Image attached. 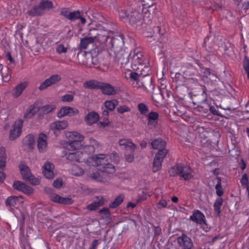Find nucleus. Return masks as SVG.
Instances as JSON below:
<instances>
[{
	"instance_id": "1",
	"label": "nucleus",
	"mask_w": 249,
	"mask_h": 249,
	"mask_svg": "<svg viewBox=\"0 0 249 249\" xmlns=\"http://www.w3.org/2000/svg\"><path fill=\"white\" fill-rule=\"evenodd\" d=\"M106 155L104 154H99L92 157V160L96 164L98 169L102 172L107 174H113L116 170L115 166L107 162L105 159Z\"/></svg>"
},
{
	"instance_id": "2",
	"label": "nucleus",
	"mask_w": 249,
	"mask_h": 249,
	"mask_svg": "<svg viewBox=\"0 0 249 249\" xmlns=\"http://www.w3.org/2000/svg\"><path fill=\"white\" fill-rule=\"evenodd\" d=\"M215 180L217 183L215 187L216 194L218 197L215 200L213 204V209L216 213L217 216L219 217L221 213V207L223 203L224 200L221 196L224 194V190L222 187V179L220 177H216Z\"/></svg>"
},
{
	"instance_id": "3",
	"label": "nucleus",
	"mask_w": 249,
	"mask_h": 249,
	"mask_svg": "<svg viewBox=\"0 0 249 249\" xmlns=\"http://www.w3.org/2000/svg\"><path fill=\"white\" fill-rule=\"evenodd\" d=\"M128 20L130 24L134 27L139 29L145 27L143 26L145 24L143 23L142 14L136 10L129 13Z\"/></svg>"
},
{
	"instance_id": "4",
	"label": "nucleus",
	"mask_w": 249,
	"mask_h": 249,
	"mask_svg": "<svg viewBox=\"0 0 249 249\" xmlns=\"http://www.w3.org/2000/svg\"><path fill=\"white\" fill-rule=\"evenodd\" d=\"M205 90V88H202L198 94H194L193 92L189 93L194 105L204 103L207 100V95Z\"/></svg>"
},
{
	"instance_id": "5",
	"label": "nucleus",
	"mask_w": 249,
	"mask_h": 249,
	"mask_svg": "<svg viewBox=\"0 0 249 249\" xmlns=\"http://www.w3.org/2000/svg\"><path fill=\"white\" fill-rule=\"evenodd\" d=\"M36 142L33 134H28L22 141V147L26 152H32L35 148Z\"/></svg>"
},
{
	"instance_id": "6",
	"label": "nucleus",
	"mask_w": 249,
	"mask_h": 249,
	"mask_svg": "<svg viewBox=\"0 0 249 249\" xmlns=\"http://www.w3.org/2000/svg\"><path fill=\"white\" fill-rule=\"evenodd\" d=\"M23 121L18 120L15 122L13 126V129L10 131L9 139L14 141L18 138L22 132Z\"/></svg>"
},
{
	"instance_id": "7",
	"label": "nucleus",
	"mask_w": 249,
	"mask_h": 249,
	"mask_svg": "<svg viewBox=\"0 0 249 249\" xmlns=\"http://www.w3.org/2000/svg\"><path fill=\"white\" fill-rule=\"evenodd\" d=\"M138 86L142 87L148 92L153 91L155 88V85L153 84L152 77L151 76L140 78Z\"/></svg>"
},
{
	"instance_id": "8",
	"label": "nucleus",
	"mask_w": 249,
	"mask_h": 249,
	"mask_svg": "<svg viewBox=\"0 0 249 249\" xmlns=\"http://www.w3.org/2000/svg\"><path fill=\"white\" fill-rule=\"evenodd\" d=\"M109 38V33L100 35L97 36L94 43H95V45L96 46V49L97 51L95 50L94 53H99L103 48L106 47H107V40Z\"/></svg>"
},
{
	"instance_id": "9",
	"label": "nucleus",
	"mask_w": 249,
	"mask_h": 249,
	"mask_svg": "<svg viewBox=\"0 0 249 249\" xmlns=\"http://www.w3.org/2000/svg\"><path fill=\"white\" fill-rule=\"evenodd\" d=\"M124 36L123 34L115 35L110 38V42L108 43L114 49V51H119L121 50L124 44Z\"/></svg>"
},
{
	"instance_id": "10",
	"label": "nucleus",
	"mask_w": 249,
	"mask_h": 249,
	"mask_svg": "<svg viewBox=\"0 0 249 249\" xmlns=\"http://www.w3.org/2000/svg\"><path fill=\"white\" fill-rule=\"evenodd\" d=\"M79 111L75 107H63L58 111L57 113V116L59 118H62L65 116H73L79 114Z\"/></svg>"
},
{
	"instance_id": "11",
	"label": "nucleus",
	"mask_w": 249,
	"mask_h": 249,
	"mask_svg": "<svg viewBox=\"0 0 249 249\" xmlns=\"http://www.w3.org/2000/svg\"><path fill=\"white\" fill-rule=\"evenodd\" d=\"M177 242L181 249H192L193 247L192 239L185 233L177 238Z\"/></svg>"
},
{
	"instance_id": "12",
	"label": "nucleus",
	"mask_w": 249,
	"mask_h": 249,
	"mask_svg": "<svg viewBox=\"0 0 249 249\" xmlns=\"http://www.w3.org/2000/svg\"><path fill=\"white\" fill-rule=\"evenodd\" d=\"M68 125V123L67 121H55L52 123L51 125V129L53 131V134L55 136H58L61 130L65 129Z\"/></svg>"
},
{
	"instance_id": "13",
	"label": "nucleus",
	"mask_w": 249,
	"mask_h": 249,
	"mask_svg": "<svg viewBox=\"0 0 249 249\" xmlns=\"http://www.w3.org/2000/svg\"><path fill=\"white\" fill-rule=\"evenodd\" d=\"M82 141L77 140L62 141L60 143L64 147L68 150H76L81 149L83 147Z\"/></svg>"
},
{
	"instance_id": "14",
	"label": "nucleus",
	"mask_w": 249,
	"mask_h": 249,
	"mask_svg": "<svg viewBox=\"0 0 249 249\" xmlns=\"http://www.w3.org/2000/svg\"><path fill=\"white\" fill-rule=\"evenodd\" d=\"M179 176L185 180H189L193 178L192 170L190 166L183 164H179Z\"/></svg>"
},
{
	"instance_id": "15",
	"label": "nucleus",
	"mask_w": 249,
	"mask_h": 249,
	"mask_svg": "<svg viewBox=\"0 0 249 249\" xmlns=\"http://www.w3.org/2000/svg\"><path fill=\"white\" fill-rule=\"evenodd\" d=\"M190 219L199 225H207L204 214L198 210H195L193 211V214L190 217Z\"/></svg>"
},
{
	"instance_id": "16",
	"label": "nucleus",
	"mask_w": 249,
	"mask_h": 249,
	"mask_svg": "<svg viewBox=\"0 0 249 249\" xmlns=\"http://www.w3.org/2000/svg\"><path fill=\"white\" fill-rule=\"evenodd\" d=\"M61 79V78L60 76L58 74L52 75L49 78L46 79L43 83H42L38 89L40 90H44L48 87L59 82Z\"/></svg>"
},
{
	"instance_id": "17",
	"label": "nucleus",
	"mask_w": 249,
	"mask_h": 249,
	"mask_svg": "<svg viewBox=\"0 0 249 249\" xmlns=\"http://www.w3.org/2000/svg\"><path fill=\"white\" fill-rule=\"evenodd\" d=\"M79 55H85L86 58L89 59V62H91L94 66L97 67L102 62V58H100L99 56L97 54L93 56L91 52H81L78 53L77 56L78 57Z\"/></svg>"
},
{
	"instance_id": "18",
	"label": "nucleus",
	"mask_w": 249,
	"mask_h": 249,
	"mask_svg": "<svg viewBox=\"0 0 249 249\" xmlns=\"http://www.w3.org/2000/svg\"><path fill=\"white\" fill-rule=\"evenodd\" d=\"M24 201L18 200L17 196H12L8 197L5 200V205L7 207L10 209L9 210L12 211L14 208H17L20 203H23Z\"/></svg>"
},
{
	"instance_id": "19",
	"label": "nucleus",
	"mask_w": 249,
	"mask_h": 249,
	"mask_svg": "<svg viewBox=\"0 0 249 249\" xmlns=\"http://www.w3.org/2000/svg\"><path fill=\"white\" fill-rule=\"evenodd\" d=\"M100 89L104 95H114L117 94L114 87L109 83L102 82Z\"/></svg>"
},
{
	"instance_id": "20",
	"label": "nucleus",
	"mask_w": 249,
	"mask_h": 249,
	"mask_svg": "<svg viewBox=\"0 0 249 249\" xmlns=\"http://www.w3.org/2000/svg\"><path fill=\"white\" fill-rule=\"evenodd\" d=\"M146 116L148 119L147 125L150 126V128L156 127L159 120V113L157 112L151 111Z\"/></svg>"
},
{
	"instance_id": "21",
	"label": "nucleus",
	"mask_w": 249,
	"mask_h": 249,
	"mask_svg": "<svg viewBox=\"0 0 249 249\" xmlns=\"http://www.w3.org/2000/svg\"><path fill=\"white\" fill-rule=\"evenodd\" d=\"M99 119L98 113L94 111L89 112L88 114L85 116L84 120L87 124L91 125L93 124L98 122Z\"/></svg>"
},
{
	"instance_id": "22",
	"label": "nucleus",
	"mask_w": 249,
	"mask_h": 249,
	"mask_svg": "<svg viewBox=\"0 0 249 249\" xmlns=\"http://www.w3.org/2000/svg\"><path fill=\"white\" fill-rule=\"evenodd\" d=\"M142 57L141 53L134 54L132 58V68L133 70L138 71L140 67H143L144 64L142 60Z\"/></svg>"
},
{
	"instance_id": "23",
	"label": "nucleus",
	"mask_w": 249,
	"mask_h": 249,
	"mask_svg": "<svg viewBox=\"0 0 249 249\" xmlns=\"http://www.w3.org/2000/svg\"><path fill=\"white\" fill-rule=\"evenodd\" d=\"M47 135L41 133L39 137L38 138L37 142V148L39 152L43 153L46 151V147L47 145V142H46Z\"/></svg>"
},
{
	"instance_id": "24",
	"label": "nucleus",
	"mask_w": 249,
	"mask_h": 249,
	"mask_svg": "<svg viewBox=\"0 0 249 249\" xmlns=\"http://www.w3.org/2000/svg\"><path fill=\"white\" fill-rule=\"evenodd\" d=\"M52 201L63 205H70L72 204L74 202V200L71 198L63 197L58 195H53V197L52 198Z\"/></svg>"
},
{
	"instance_id": "25",
	"label": "nucleus",
	"mask_w": 249,
	"mask_h": 249,
	"mask_svg": "<svg viewBox=\"0 0 249 249\" xmlns=\"http://www.w3.org/2000/svg\"><path fill=\"white\" fill-rule=\"evenodd\" d=\"M19 168L23 179L26 180V178L32 174L30 168L25 164L24 161H22L19 165Z\"/></svg>"
},
{
	"instance_id": "26",
	"label": "nucleus",
	"mask_w": 249,
	"mask_h": 249,
	"mask_svg": "<svg viewBox=\"0 0 249 249\" xmlns=\"http://www.w3.org/2000/svg\"><path fill=\"white\" fill-rule=\"evenodd\" d=\"M28 85L29 83L27 81H24L18 84L14 89L13 96L16 98L18 97L28 87Z\"/></svg>"
},
{
	"instance_id": "27",
	"label": "nucleus",
	"mask_w": 249,
	"mask_h": 249,
	"mask_svg": "<svg viewBox=\"0 0 249 249\" xmlns=\"http://www.w3.org/2000/svg\"><path fill=\"white\" fill-rule=\"evenodd\" d=\"M62 154L64 156H67V159L71 161H76L77 162H80V156L82 154L79 151L73 152L68 153L67 151H63Z\"/></svg>"
},
{
	"instance_id": "28",
	"label": "nucleus",
	"mask_w": 249,
	"mask_h": 249,
	"mask_svg": "<svg viewBox=\"0 0 249 249\" xmlns=\"http://www.w3.org/2000/svg\"><path fill=\"white\" fill-rule=\"evenodd\" d=\"M102 82H99L95 80H91L85 82L83 84V87L85 89H99Z\"/></svg>"
},
{
	"instance_id": "29",
	"label": "nucleus",
	"mask_w": 249,
	"mask_h": 249,
	"mask_svg": "<svg viewBox=\"0 0 249 249\" xmlns=\"http://www.w3.org/2000/svg\"><path fill=\"white\" fill-rule=\"evenodd\" d=\"M151 93V98L153 101L156 103H159V101L161 99H163L164 97V91L162 90L159 87L155 91L149 92Z\"/></svg>"
},
{
	"instance_id": "30",
	"label": "nucleus",
	"mask_w": 249,
	"mask_h": 249,
	"mask_svg": "<svg viewBox=\"0 0 249 249\" xmlns=\"http://www.w3.org/2000/svg\"><path fill=\"white\" fill-rule=\"evenodd\" d=\"M105 203V199L101 197L98 201H94L87 206V209L89 211H95L100 207L104 206Z\"/></svg>"
},
{
	"instance_id": "31",
	"label": "nucleus",
	"mask_w": 249,
	"mask_h": 249,
	"mask_svg": "<svg viewBox=\"0 0 249 249\" xmlns=\"http://www.w3.org/2000/svg\"><path fill=\"white\" fill-rule=\"evenodd\" d=\"M152 148L156 149H163L165 148L166 145V142L165 141L161 138L156 139L150 142Z\"/></svg>"
},
{
	"instance_id": "32",
	"label": "nucleus",
	"mask_w": 249,
	"mask_h": 249,
	"mask_svg": "<svg viewBox=\"0 0 249 249\" xmlns=\"http://www.w3.org/2000/svg\"><path fill=\"white\" fill-rule=\"evenodd\" d=\"M27 14L31 17H38L43 15L44 12H42L38 4V5H35L31 10L28 11Z\"/></svg>"
},
{
	"instance_id": "33",
	"label": "nucleus",
	"mask_w": 249,
	"mask_h": 249,
	"mask_svg": "<svg viewBox=\"0 0 249 249\" xmlns=\"http://www.w3.org/2000/svg\"><path fill=\"white\" fill-rule=\"evenodd\" d=\"M55 108V106L48 105L39 107L37 109V111H39L38 114L39 116H43L44 114L49 113Z\"/></svg>"
},
{
	"instance_id": "34",
	"label": "nucleus",
	"mask_w": 249,
	"mask_h": 249,
	"mask_svg": "<svg viewBox=\"0 0 249 249\" xmlns=\"http://www.w3.org/2000/svg\"><path fill=\"white\" fill-rule=\"evenodd\" d=\"M66 137L68 139V141L77 140L83 141L84 139L83 135L75 131L68 132L66 134Z\"/></svg>"
},
{
	"instance_id": "35",
	"label": "nucleus",
	"mask_w": 249,
	"mask_h": 249,
	"mask_svg": "<svg viewBox=\"0 0 249 249\" xmlns=\"http://www.w3.org/2000/svg\"><path fill=\"white\" fill-rule=\"evenodd\" d=\"M102 218L105 219L107 221L109 222L111 220V213L109 211V208L104 207L100 209L98 212Z\"/></svg>"
},
{
	"instance_id": "36",
	"label": "nucleus",
	"mask_w": 249,
	"mask_h": 249,
	"mask_svg": "<svg viewBox=\"0 0 249 249\" xmlns=\"http://www.w3.org/2000/svg\"><path fill=\"white\" fill-rule=\"evenodd\" d=\"M42 12L44 13L45 10H50L53 7V2L49 0H42L39 3Z\"/></svg>"
},
{
	"instance_id": "37",
	"label": "nucleus",
	"mask_w": 249,
	"mask_h": 249,
	"mask_svg": "<svg viewBox=\"0 0 249 249\" xmlns=\"http://www.w3.org/2000/svg\"><path fill=\"white\" fill-rule=\"evenodd\" d=\"M124 199V196L123 194L118 196L113 201L110 202L109 204V208H116L119 207L121 204L123 202Z\"/></svg>"
},
{
	"instance_id": "38",
	"label": "nucleus",
	"mask_w": 249,
	"mask_h": 249,
	"mask_svg": "<svg viewBox=\"0 0 249 249\" xmlns=\"http://www.w3.org/2000/svg\"><path fill=\"white\" fill-rule=\"evenodd\" d=\"M93 43H94V41L92 37H85L81 39L79 46L81 49H86L89 44Z\"/></svg>"
},
{
	"instance_id": "39",
	"label": "nucleus",
	"mask_w": 249,
	"mask_h": 249,
	"mask_svg": "<svg viewBox=\"0 0 249 249\" xmlns=\"http://www.w3.org/2000/svg\"><path fill=\"white\" fill-rule=\"evenodd\" d=\"M118 104V101L116 99L112 100H107L104 103V105L107 109L109 111L114 110L115 107Z\"/></svg>"
},
{
	"instance_id": "40",
	"label": "nucleus",
	"mask_w": 249,
	"mask_h": 249,
	"mask_svg": "<svg viewBox=\"0 0 249 249\" xmlns=\"http://www.w3.org/2000/svg\"><path fill=\"white\" fill-rule=\"evenodd\" d=\"M162 161V160H160L158 158H154L152 168L153 172L156 173L161 168Z\"/></svg>"
},
{
	"instance_id": "41",
	"label": "nucleus",
	"mask_w": 249,
	"mask_h": 249,
	"mask_svg": "<svg viewBox=\"0 0 249 249\" xmlns=\"http://www.w3.org/2000/svg\"><path fill=\"white\" fill-rule=\"evenodd\" d=\"M141 70L139 71L140 75V78L145 77L147 76H150V68L143 65V67H139Z\"/></svg>"
},
{
	"instance_id": "42",
	"label": "nucleus",
	"mask_w": 249,
	"mask_h": 249,
	"mask_svg": "<svg viewBox=\"0 0 249 249\" xmlns=\"http://www.w3.org/2000/svg\"><path fill=\"white\" fill-rule=\"evenodd\" d=\"M200 143L202 146L208 147L212 145V142L209 140L207 136L204 134H201L200 135Z\"/></svg>"
},
{
	"instance_id": "43",
	"label": "nucleus",
	"mask_w": 249,
	"mask_h": 249,
	"mask_svg": "<svg viewBox=\"0 0 249 249\" xmlns=\"http://www.w3.org/2000/svg\"><path fill=\"white\" fill-rule=\"evenodd\" d=\"M25 185V183L22 181L16 180L14 182L12 187L14 190H17L19 192H22V191H23V188Z\"/></svg>"
},
{
	"instance_id": "44",
	"label": "nucleus",
	"mask_w": 249,
	"mask_h": 249,
	"mask_svg": "<svg viewBox=\"0 0 249 249\" xmlns=\"http://www.w3.org/2000/svg\"><path fill=\"white\" fill-rule=\"evenodd\" d=\"M81 12L79 10L71 11L70 13L68 19L71 21H73L80 18Z\"/></svg>"
},
{
	"instance_id": "45",
	"label": "nucleus",
	"mask_w": 249,
	"mask_h": 249,
	"mask_svg": "<svg viewBox=\"0 0 249 249\" xmlns=\"http://www.w3.org/2000/svg\"><path fill=\"white\" fill-rule=\"evenodd\" d=\"M25 181H28L31 184L33 185H36L40 183V180L36 178L32 174L28 176Z\"/></svg>"
},
{
	"instance_id": "46",
	"label": "nucleus",
	"mask_w": 249,
	"mask_h": 249,
	"mask_svg": "<svg viewBox=\"0 0 249 249\" xmlns=\"http://www.w3.org/2000/svg\"><path fill=\"white\" fill-rule=\"evenodd\" d=\"M138 108L141 114L146 115L149 111L148 107L144 103H140L138 105Z\"/></svg>"
},
{
	"instance_id": "47",
	"label": "nucleus",
	"mask_w": 249,
	"mask_h": 249,
	"mask_svg": "<svg viewBox=\"0 0 249 249\" xmlns=\"http://www.w3.org/2000/svg\"><path fill=\"white\" fill-rule=\"evenodd\" d=\"M168 153V150L165 149V148H163V149H159L158 152L156 153L155 158H158L160 160H163L166 157L167 154Z\"/></svg>"
},
{
	"instance_id": "48",
	"label": "nucleus",
	"mask_w": 249,
	"mask_h": 249,
	"mask_svg": "<svg viewBox=\"0 0 249 249\" xmlns=\"http://www.w3.org/2000/svg\"><path fill=\"white\" fill-rule=\"evenodd\" d=\"M37 111H38L37 110H35L34 108L32 107V106H31L30 108L27 109L26 110V112L24 113L23 117L24 118H31L34 116L35 114H36Z\"/></svg>"
},
{
	"instance_id": "49",
	"label": "nucleus",
	"mask_w": 249,
	"mask_h": 249,
	"mask_svg": "<svg viewBox=\"0 0 249 249\" xmlns=\"http://www.w3.org/2000/svg\"><path fill=\"white\" fill-rule=\"evenodd\" d=\"M243 66L245 71L247 74L248 78L249 79V58L247 55L244 57Z\"/></svg>"
},
{
	"instance_id": "50",
	"label": "nucleus",
	"mask_w": 249,
	"mask_h": 249,
	"mask_svg": "<svg viewBox=\"0 0 249 249\" xmlns=\"http://www.w3.org/2000/svg\"><path fill=\"white\" fill-rule=\"evenodd\" d=\"M129 77L131 79L135 81H136L137 84H139L140 83V75L139 72V70L137 71V72L131 71L129 74Z\"/></svg>"
},
{
	"instance_id": "51",
	"label": "nucleus",
	"mask_w": 249,
	"mask_h": 249,
	"mask_svg": "<svg viewBox=\"0 0 249 249\" xmlns=\"http://www.w3.org/2000/svg\"><path fill=\"white\" fill-rule=\"evenodd\" d=\"M179 164H177L172 168L169 170V176L171 177H175L177 175H179Z\"/></svg>"
},
{
	"instance_id": "52",
	"label": "nucleus",
	"mask_w": 249,
	"mask_h": 249,
	"mask_svg": "<svg viewBox=\"0 0 249 249\" xmlns=\"http://www.w3.org/2000/svg\"><path fill=\"white\" fill-rule=\"evenodd\" d=\"M118 55V60H121L122 64L127 63L128 62L129 56L128 55L127 53H119Z\"/></svg>"
},
{
	"instance_id": "53",
	"label": "nucleus",
	"mask_w": 249,
	"mask_h": 249,
	"mask_svg": "<svg viewBox=\"0 0 249 249\" xmlns=\"http://www.w3.org/2000/svg\"><path fill=\"white\" fill-rule=\"evenodd\" d=\"M153 31L154 34L155 35L163 36L165 33L164 29L161 26L154 27Z\"/></svg>"
},
{
	"instance_id": "54",
	"label": "nucleus",
	"mask_w": 249,
	"mask_h": 249,
	"mask_svg": "<svg viewBox=\"0 0 249 249\" xmlns=\"http://www.w3.org/2000/svg\"><path fill=\"white\" fill-rule=\"evenodd\" d=\"M34 189L32 187H30L25 184V186H24L23 188V191H22L21 192L23 193L24 194L30 196L34 193Z\"/></svg>"
},
{
	"instance_id": "55",
	"label": "nucleus",
	"mask_w": 249,
	"mask_h": 249,
	"mask_svg": "<svg viewBox=\"0 0 249 249\" xmlns=\"http://www.w3.org/2000/svg\"><path fill=\"white\" fill-rule=\"evenodd\" d=\"M45 192L49 194V198L52 201V197H53V195H57V194L55 193V191L53 189L49 187H45L44 188Z\"/></svg>"
},
{
	"instance_id": "56",
	"label": "nucleus",
	"mask_w": 249,
	"mask_h": 249,
	"mask_svg": "<svg viewBox=\"0 0 249 249\" xmlns=\"http://www.w3.org/2000/svg\"><path fill=\"white\" fill-rule=\"evenodd\" d=\"M20 216L21 217L19 220V230L21 231V232L23 233L25 220V215L23 213H21Z\"/></svg>"
},
{
	"instance_id": "57",
	"label": "nucleus",
	"mask_w": 249,
	"mask_h": 249,
	"mask_svg": "<svg viewBox=\"0 0 249 249\" xmlns=\"http://www.w3.org/2000/svg\"><path fill=\"white\" fill-rule=\"evenodd\" d=\"M207 107H209V111L211 114L218 116H221L220 113L216 109V107L212 106H209V105H207Z\"/></svg>"
},
{
	"instance_id": "58",
	"label": "nucleus",
	"mask_w": 249,
	"mask_h": 249,
	"mask_svg": "<svg viewBox=\"0 0 249 249\" xmlns=\"http://www.w3.org/2000/svg\"><path fill=\"white\" fill-rule=\"evenodd\" d=\"M71 11H70V9L69 8H66V7H65V8H63L61 9V11H60V15L61 16H62L63 17H64L65 18H66L67 19H68L69 18V15H70V13H71Z\"/></svg>"
},
{
	"instance_id": "59",
	"label": "nucleus",
	"mask_w": 249,
	"mask_h": 249,
	"mask_svg": "<svg viewBox=\"0 0 249 249\" xmlns=\"http://www.w3.org/2000/svg\"><path fill=\"white\" fill-rule=\"evenodd\" d=\"M92 179L97 181H102V178L101 177L99 172L96 171L92 173L90 176Z\"/></svg>"
},
{
	"instance_id": "60",
	"label": "nucleus",
	"mask_w": 249,
	"mask_h": 249,
	"mask_svg": "<svg viewBox=\"0 0 249 249\" xmlns=\"http://www.w3.org/2000/svg\"><path fill=\"white\" fill-rule=\"evenodd\" d=\"M125 158L126 161L128 162H132L134 161V152H128L126 151L125 154Z\"/></svg>"
},
{
	"instance_id": "61",
	"label": "nucleus",
	"mask_w": 249,
	"mask_h": 249,
	"mask_svg": "<svg viewBox=\"0 0 249 249\" xmlns=\"http://www.w3.org/2000/svg\"><path fill=\"white\" fill-rule=\"evenodd\" d=\"M197 64L201 69H203L204 70L202 72L203 76L204 77L208 78V76L211 74V70L209 68L204 69L203 68V65L200 63H197Z\"/></svg>"
},
{
	"instance_id": "62",
	"label": "nucleus",
	"mask_w": 249,
	"mask_h": 249,
	"mask_svg": "<svg viewBox=\"0 0 249 249\" xmlns=\"http://www.w3.org/2000/svg\"><path fill=\"white\" fill-rule=\"evenodd\" d=\"M97 25L96 26L95 28H93L89 30V37H92V38L93 39V41H95L97 37Z\"/></svg>"
},
{
	"instance_id": "63",
	"label": "nucleus",
	"mask_w": 249,
	"mask_h": 249,
	"mask_svg": "<svg viewBox=\"0 0 249 249\" xmlns=\"http://www.w3.org/2000/svg\"><path fill=\"white\" fill-rule=\"evenodd\" d=\"M97 36H100V35L106 34L108 33V31L106 30L105 28L102 27L101 25H97Z\"/></svg>"
},
{
	"instance_id": "64",
	"label": "nucleus",
	"mask_w": 249,
	"mask_h": 249,
	"mask_svg": "<svg viewBox=\"0 0 249 249\" xmlns=\"http://www.w3.org/2000/svg\"><path fill=\"white\" fill-rule=\"evenodd\" d=\"M44 176L48 179H52L53 178L54 175L52 170H43Z\"/></svg>"
}]
</instances>
